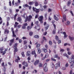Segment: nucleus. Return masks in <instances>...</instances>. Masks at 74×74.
<instances>
[{
    "label": "nucleus",
    "instance_id": "1",
    "mask_svg": "<svg viewBox=\"0 0 74 74\" xmlns=\"http://www.w3.org/2000/svg\"><path fill=\"white\" fill-rule=\"evenodd\" d=\"M28 17H26V18L25 20V22H27V21H28V22H30V21H31L32 18H33V16L31 15H29L28 16Z\"/></svg>",
    "mask_w": 74,
    "mask_h": 74
},
{
    "label": "nucleus",
    "instance_id": "2",
    "mask_svg": "<svg viewBox=\"0 0 74 74\" xmlns=\"http://www.w3.org/2000/svg\"><path fill=\"white\" fill-rule=\"evenodd\" d=\"M44 25L45 26V31H47V30H48V27H49V25L48 24H47V22H45L44 23Z\"/></svg>",
    "mask_w": 74,
    "mask_h": 74
},
{
    "label": "nucleus",
    "instance_id": "3",
    "mask_svg": "<svg viewBox=\"0 0 74 74\" xmlns=\"http://www.w3.org/2000/svg\"><path fill=\"white\" fill-rule=\"evenodd\" d=\"M17 47H18V44L17 43H15L13 46L14 49V51L15 53L18 51V50L17 49Z\"/></svg>",
    "mask_w": 74,
    "mask_h": 74
},
{
    "label": "nucleus",
    "instance_id": "4",
    "mask_svg": "<svg viewBox=\"0 0 74 74\" xmlns=\"http://www.w3.org/2000/svg\"><path fill=\"white\" fill-rule=\"evenodd\" d=\"M47 64L46 63L45 64H44L43 66V68L44 69V71L45 72H47V71L48 70V67H47Z\"/></svg>",
    "mask_w": 74,
    "mask_h": 74
},
{
    "label": "nucleus",
    "instance_id": "5",
    "mask_svg": "<svg viewBox=\"0 0 74 74\" xmlns=\"http://www.w3.org/2000/svg\"><path fill=\"white\" fill-rule=\"evenodd\" d=\"M33 10L34 12H35L36 14H38L40 12V10H39V9H37L36 8H35L34 7H33Z\"/></svg>",
    "mask_w": 74,
    "mask_h": 74
},
{
    "label": "nucleus",
    "instance_id": "6",
    "mask_svg": "<svg viewBox=\"0 0 74 74\" xmlns=\"http://www.w3.org/2000/svg\"><path fill=\"white\" fill-rule=\"evenodd\" d=\"M39 21L40 22V23H43V16H40L38 18Z\"/></svg>",
    "mask_w": 74,
    "mask_h": 74
},
{
    "label": "nucleus",
    "instance_id": "7",
    "mask_svg": "<svg viewBox=\"0 0 74 74\" xmlns=\"http://www.w3.org/2000/svg\"><path fill=\"white\" fill-rule=\"evenodd\" d=\"M14 40H15L14 38L11 39V40H9L10 42L9 43V45L10 46H12V44H13V43H14Z\"/></svg>",
    "mask_w": 74,
    "mask_h": 74
},
{
    "label": "nucleus",
    "instance_id": "8",
    "mask_svg": "<svg viewBox=\"0 0 74 74\" xmlns=\"http://www.w3.org/2000/svg\"><path fill=\"white\" fill-rule=\"evenodd\" d=\"M22 64L23 65H24V66H25L26 67H28L27 63L25 62V61H24V62H23Z\"/></svg>",
    "mask_w": 74,
    "mask_h": 74
},
{
    "label": "nucleus",
    "instance_id": "9",
    "mask_svg": "<svg viewBox=\"0 0 74 74\" xmlns=\"http://www.w3.org/2000/svg\"><path fill=\"white\" fill-rule=\"evenodd\" d=\"M53 26L54 27V29L53 30V34H55L56 33V25L55 24H53Z\"/></svg>",
    "mask_w": 74,
    "mask_h": 74
},
{
    "label": "nucleus",
    "instance_id": "10",
    "mask_svg": "<svg viewBox=\"0 0 74 74\" xmlns=\"http://www.w3.org/2000/svg\"><path fill=\"white\" fill-rule=\"evenodd\" d=\"M27 26V23H24L23 24V26H22V29H26V26Z\"/></svg>",
    "mask_w": 74,
    "mask_h": 74
},
{
    "label": "nucleus",
    "instance_id": "11",
    "mask_svg": "<svg viewBox=\"0 0 74 74\" xmlns=\"http://www.w3.org/2000/svg\"><path fill=\"white\" fill-rule=\"evenodd\" d=\"M39 61L38 60H36L34 63V65L35 66H36V65H37L39 62Z\"/></svg>",
    "mask_w": 74,
    "mask_h": 74
},
{
    "label": "nucleus",
    "instance_id": "12",
    "mask_svg": "<svg viewBox=\"0 0 74 74\" xmlns=\"http://www.w3.org/2000/svg\"><path fill=\"white\" fill-rule=\"evenodd\" d=\"M22 18L21 17H18L17 19V21H19L20 22H22Z\"/></svg>",
    "mask_w": 74,
    "mask_h": 74
},
{
    "label": "nucleus",
    "instance_id": "13",
    "mask_svg": "<svg viewBox=\"0 0 74 74\" xmlns=\"http://www.w3.org/2000/svg\"><path fill=\"white\" fill-rule=\"evenodd\" d=\"M38 50V53H40L41 52V49L39 47L37 49Z\"/></svg>",
    "mask_w": 74,
    "mask_h": 74
},
{
    "label": "nucleus",
    "instance_id": "14",
    "mask_svg": "<svg viewBox=\"0 0 74 74\" xmlns=\"http://www.w3.org/2000/svg\"><path fill=\"white\" fill-rule=\"evenodd\" d=\"M74 60L72 61V64H71V69H73L74 67Z\"/></svg>",
    "mask_w": 74,
    "mask_h": 74
},
{
    "label": "nucleus",
    "instance_id": "15",
    "mask_svg": "<svg viewBox=\"0 0 74 74\" xmlns=\"http://www.w3.org/2000/svg\"><path fill=\"white\" fill-rule=\"evenodd\" d=\"M63 18L65 21H66V15L64 14L63 15Z\"/></svg>",
    "mask_w": 74,
    "mask_h": 74
},
{
    "label": "nucleus",
    "instance_id": "16",
    "mask_svg": "<svg viewBox=\"0 0 74 74\" xmlns=\"http://www.w3.org/2000/svg\"><path fill=\"white\" fill-rule=\"evenodd\" d=\"M2 66L4 69V72H5V65H4V62H3L2 64Z\"/></svg>",
    "mask_w": 74,
    "mask_h": 74
},
{
    "label": "nucleus",
    "instance_id": "17",
    "mask_svg": "<svg viewBox=\"0 0 74 74\" xmlns=\"http://www.w3.org/2000/svg\"><path fill=\"white\" fill-rule=\"evenodd\" d=\"M5 33H6L7 34L9 33V30H8L7 29H5Z\"/></svg>",
    "mask_w": 74,
    "mask_h": 74
},
{
    "label": "nucleus",
    "instance_id": "18",
    "mask_svg": "<svg viewBox=\"0 0 74 74\" xmlns=\"http://www.w3.org/2000/svg\"><path fill=\"white\" fill-rule=\"evenodd\" d=\"M32 28V27H31L30 26H28L27 27V29L28 30V31H29L30 30V31L31 30V29Z\"/></svg>",
    "mask_w": 74,
    "mask_h": 74
},
{
    "label": "nucleus",
    "instance_id": "19",
    "mask_svg": "<svg viewBox=\"0 0 74 74\" xmlns=\"http://www.w3.org/2000/svg\"><path fill=\"white\" fill-rule=\"evenodd\" d=\"M27 56H30V51H28L27 52Z\"/></svg>",
    "mask_w": 74,
    "mask_h": 74
},
{
    "label": "nucleus",
    "instance_id": "20",
    "mask_svg": "<svg viewBox=\"0 0 74 74\" xmlns=\"http://www.w3.org/2000/svg\"><path fill=\"white\" fill-rule=\"evenodd\" d=\"M69 38L70 39V40H71V41H73L74 40V37H71L70 36H69Z\"/></svg>",
    "mask_w": 74,
    "mask_h": 74
},
{
    "label": "nucleus",
    "instance_id": "21",
    "mask_svg": "<svg viewBox=\"0 0 74 74\" xmlns=\"http://www.w3.org/2000/svg\"><path fill=\"white\" fill-rule=\"evenodd\" d=\"M54 18L55 20H56V21H58V20H59V18L56 17V15H54Z\"/></svg>",
    "mask_w": 74,
    "mask_h": 74
},
{
    "label": "nucleus",
    "instance_id": "22",
    "mask_svg": "<svg viewBox=\"0 0 74 74\" xmlns=\"http://www.w3.org/2000/svg\"><path fill=\"white\" fill-rule=\"evenodd\" d=\"M71 3V0H69L68 1V3L67 4V5H68V6H69L70 5Z\"/></svg>",
    "mask_w": 74,
    "mask_h": 74
},
{
    "label": "nucleus",
    "instance_id": "23",
    "mask_svg": "<svg viewBox=\"0 0 74 74\" xmlns=\"http://www.w3.org/2000/svg\"><path fill=\"white\" fill-rule=\"evenodd\" d=\"M34 38H39V36L38 35H35L34 36Z\"/></svg>",
    "mask_w": 74,
    "mask_h": 74
},
{
    "label": "nucleus",
    "instance_id": "24",
    "mask_svg": "<svg viewBox=\"0 0 74 74\" xmlns=\"http://www.w3.org/2000/svg\"><path fill=\"white\" fill-rule=\"evenodd\" d=\"M69 62L70 63H73V61H72V58H69Z\"/></svg>",
    "mask_w": 74,
    "mask_h": 74
},
{
    "label": "nucleus",
    "instance_id": "25",
    "mask_svg": "<svg viewBox=\"0 0 74 74\" xmlns=\"http://www.w3.org/2000/svg\"><path fill=\"white\" fill-rule=\"evenodd\" d=\"M21 55L23 57H25V54H24V52L23 51L21 53Z\"/></svg>",
    "mask_w": 74,
    "mask_h": 74
},
{
    "label": "nucleus",
    "instance_id": "26",
    "mask_svg": "<svg viewBox=\"0 0 74 74\" xmlns=\"http://www.w3.org/2000/svg\"><path fill=\"white\" fill-rule=\"evenodd\" d=\"M43 66V65H42V64L41 63H39V67H42V66Z\"/></svg>",
    "mask_w": 74,
    "mask_h": 74
},
{
    "label": "nucleus",
    "instance_id": "27",
    "mask_svg": "<svg viewBox=\"0 0 74 74\" xmlns=\"http://www.w3.org/2000/svg\"><path fill=\"white\" fill-rule=\"evenodd\" d=\"M66 26H69L70 25V21H67V22L66 23Z\"/></svg>",
    "mask_w": 74,
    "mask_h": 74
},
{
    "label": "nucleus",
    "instance_id": "28",
    "mask_svg": "<svg viewBox=\"0 0 74 74\" xmlns=\"http://www.w3.org/2000/svg\"><path fill=\"white\" fill-rule=\"evenodd\" d=\"M64 56H66V57H67V58H69V56H68V55H67V54H66V53H65L63 54Z\"/></svg>",
    "mask_w": 74,
    "mask_h": 74
},
{
    "label": "nucleus",
    "instance_id": "29",
    "mask_svg": "<svg viewBox=\"0 0 74 74\" xmlns=\"http://www.w3.org/2000/svg\"><path fill=\"white\" fill-rule=\"evenodd\" d=\"M17 15H18V14L17 13V14H16L14 16V20H15H15L16 19V18Z\"/></svg>",
    "mask_w": 74,
    "mask_h": 74
},
{
    "label": "nucleus",
    "instance_id": "30",
    "mask_svg": "<svg viewBox=\"0 0 74 74\" xmlns=\"http://www.w3.org/2000/svg\"><path fill=\"white\" fill-rule=\"evenodd\" d=\"M33 4H34V2L33 1L29 2V4L30 5H33Z\"/></svg>",
    "mask_w": 74,
    "mask_h": 74
},
{
    "label": "nucleus",
    "instance_id": "31",
    "mask_svg": "<svg viewBox=\"0 0 74 74\" xmlns=\"http://www.w3.org/2000/svg\"><path fill=\"white\" fill-rule=\"evenodd\" d=\"M49 45H51L52 44V42L51 40H49Z\"/></svg>",
    "mask_w": 74,
    "mask_h": 74
},
{
    "label": "nucleus",
    "instance_id": "32",
    "mask_svg": "<svg viewBox=\"0 0 74 74\" xmlns=\"http://www.w3.org/2000/svg\"><path fill=\"white\" fill-rule=\"evenodd\" d=\"M32 55H34V54H36V51H35V50L32 51Z\"/></svg>",
    "mask_w": 74,
    "mask_h": 74
},
{
    "label": "nucleus",
    "instance_id": "33",
    "mask_svg": "<svg viewBox=\"0 0 74 74\" xmlns=\"http://www.w3.org/2000/svg\"><path fill=\"white\" fill-rule=\"evenodd\" d=\"M43 40H45V42H46V41H47V39H46V38H45V37L44 36L43 37Z\"/></svg>",
    "mask_w": 74,
    "mask_h": 74
},
{
    "label": "nucleus",
    "instance_id": "34",
    "mask_svg": "<svg viewBox=\"0 0 74 74\" xmlns=\"http://www.w3.org/2000/svg\"><path fill=\"white\" fill-rule=\"evenodd\" d=\"M43 51L44 52H45V53H46L47 52V49H44Z\"/></svg>",
    "mask_w": 74,
    "mask_h": 74
},
{
    "label": "nucleus",
    "instance_id": "35",
    "mask_svg": "<svg viewBox=\"0 0 74 74\" xmlns=\"http://www.w3.org/2000/svg\"><path fill=\"white\" fill-rule=\"evenodd\" d=\"M56 39L57 41H58L59 40V37L57 35L56 36Z\"/></svg>",
    "mask_w": 74,
    "mask_h": 74
},
{
    "label": "nucleus",
    "instance_id": "36",
    "mask_svg": "<svg viewBox=\"0 0 74 74\" xmlns=\"http://www.w3.org/2000/svg\"><path fill=\"white\" fill-rule=\"evenodd\" d=\"M57 65L58 66V67H60V61L58 62V63L57 64Z\"/></svg>",
    "mask_w": 74,
    "mask_h": 74
},
{
    "label": "nucleus",
    "instance_id": "37",
    "mask_svg": "<svg viewBox=\"0 0 74 74\" xmlns=\"http://www.w3.org/2000/svg\"><path fill=\"white\" fill-rule=\"evenodd\" d=\"M51 60H53V61H54V62H56V60L55 59H54V58H51Z\"/></svg>",
    "mask_w": 74,
    "mask_h": 74
},
{
    "label": "nucleus",
    "instance_id": "38",
    "mask_svg": "<svg viewBox=\"0 0 74 74\" xmlns=\"http://www.w3.org/2000/svg\"><path fill=\"white\" fill-rule=\"evenodd\" d=\"M39 15H38V14H37L35 16V19H37Z\"/></svg>",
    "mask_w": 74,
    "mask_h": 74
},
{
    "label": "nucleus",
    "instance_id": "39",
    "mask_svg": "<svg viewBox=\"0 0 74 74\" xmlns=\"http://www.w3.org/2000/svg\"><path fill=\"white\" fill-rule=\"evenodd\" d=\"M40 47V44H38L36 46V48H38V47Z\"/></svg>",
    "mask_w": 74,
    "mask_h": 74
},
{
    "label": "nucleus",
    "instance_id": "40",
    "mask_svg": "<svg viewBox=\"0 0 74 74\" xmlns=\"http://www.w3.org/2000/svg\"><path fill=\"white\" fill-rule=\"evenodd\" d=\"M58 64H56L55 65V69H58Z\"/></svg>",
    "mask_w": 74,
    "mask_h": 74
},
{
    "label": "nucleus",
    "instance_id": "41",
    "mask_svg": "<svg viewBox=\"0 0 74 74\" xmlns=\"http://www.w3.org/2000/svg\"><path fill=\"white\" fill-rule=\"evenodd\" d=\"M48 56H49V55H48V54L47 53L45 55V57L46 58H48Z\"/></svg>",
    "mask_w": 74,
    "mask_h": 74
},
{
    "label": "nucleus",
    "instance_id": "42",
    "mask_svg": "<svg viewBox=\"0 0 74 74\" xmlns=\"http://www.w3.org/2000/svg\"><path fill=\"white\" fill-rule=\"evenodd\" d=\"M35 5L36 7H37V6H38V2H36V3H35Z\"/></svg>",
    "mask_w": 74,
    "mask_h": 74
},
{
    "label": "nucleus",
    "instance_id": "43",
    "mask_svg": "<svg viewBox=\"0 0 74 74\" xmlns=\"http://www.w3.org/2000/svg\"><path fill=\"white\" fill-rule=\"evenodd\" d=\"M64 51V49H61L60 50V52H63Z\"/></svg>",
    "mask_w": 74,
    "mask_h": 74
},
{
    "label": "nucleus",
    "instance_id": "44",
    "mask_svg": "<svg viewBox=\"0 0 74 74\" xmlns=\"http://www.w3.org/2000/svg\"><path fill=\"white\" fill-rule=\"evenodd\" d=\"M29 36H32L33 35V32H30L29 33Z\"/></svg>",
    "mask_w": 74,
    "mask_h": 74
},
{
    "label": "nucleus",
    "instance_id": "45",
    "mask_svg": "<svg viewBox=\"0 0 74 74\" xmlns=\"http://www.w3.org/2000/svg\"><path fill=\"white\" fill-rule=\"evenodd\" d=\"M23 7H29V5H27V4H25V5H23Z\"/></svg>",
    "mask_w": 74,
    "mask_h": 74
},
{
    "label": "nucleus",
    "instance_id": "46",
    "mask_svg": "<svg viewBox=\"0 0 74 74\" xmlns=\"http://www.w3.org/2000/svg\"><path fill=\"white\" fill-rule=\"evenodd\" d=\"M54 58H58V55L57 54L55 55Z\"/></svg>",
    "mask_w": 74,
    "mask_h": 74
},
{
    "label": "nucleus",
    "instance_id": "47",
    "mask_svg": "<svg viewBox=\"0 0 74 74\" xmlns=\"http://www.w3.org/2000/svg\"><path fill=\"white\" fill-rule=\"evenodd\" d=\"M71 59H73V60H74V55H72L71 56Z\"/></svg>",
    "mask_w": 74,
    "mask_h": 74
},
{
    "label": "nucleus",
    "instance_id": "48",
    "mask_svg": "<svg viewBox=\"0 0 74 74\" xmlns=\"http://www.w3.org/2000/svg\"><path fill=\"white\" fill-rule=\"evenodd\" d=\"M70 12L72 16H74V14H73V12H72V11L71 10L70 11Z\"/></svg>",
    "mask_w": 74,
    "mask_h": 74
},
{
    "label": "nucleus",
    "instance_id": "49",
    "mask_svg": "<svg viewBox=\"0 0 74 74\" xmlns=\"http://www.w3.org/2000/svg\"><path fill=\"white\" fill-rule=\"evenodd\" d=\"M4 50V49H3V47H1L0 49V51H2Z\"/></svg>",
    "mask_w": 74,
    "mask_h": 74
},
{
    "label": "nucleus",
    "instance_id": "50",
    "mask_svg": "<svg viewBox=\"0 0 74 74\" xmlns=\"http://www.w3.org/2000/svg\"><path fill=\"white\" fill-rule=\"evenodd\" d=\"M66 67H68L69 66V64L68 63H66V64L65 65Z\"/></svg>",
    "mask_w": 74,
    "mask_h": 74
},
{
    "label": "nucleus",
    "instance_id": "51",
    "mask_svg": "<svg viewBox=\"0 0 74 74\" xmlns=\"http://www.w3.org/2000/svg\"><path fill=\"white\" fill-rule=\"evenodd\" d=\"M54 64H53V63H52V64L51 65V67L52 68H53L54 67Z\"/></svg>",
    "mask_w": 74,
    "mask_h": 74
},
{
    "label": "nucleus",
    "instance_id": "52",
    "mask_svg": "<svg viewBox=\"0 0 74 74\" xmlns=\"http://www.w3.org/2000/svg\"><path fill=\"white\" fill-rule=\"evenodd\" d=\"M27 48V45H25V46L24 47V49H26Z\"/></svg>",
    "mask_w": 74,
    "mask_h": 74
},
{
    "label": "nucleus",
    "instance_id": "53",
    "mask_svg": "<svg viewBox=\"0 0 74 74\" xmlns=\"http://www.w3.org/2000/svg\"><path fill=\"white\" fill-rule=\"evenodd\" d=\"M68 54L69 55H71V52L70 51H68Z\"/></svg>",
    "mask_w": 74,
    "mask_h": 74
},
{
    "label": "nucleus",
    "instance_id": "54",
    "mask_svg": "<svg viewBox=\"0 0 74 74\" xmlns=\"http://www.w3.org/2000/svg\"><path fill=\"white\" fill-rule=\"evenodd\" d=\"M38 23L39 22L38 21H36L35 22V24L36 25H37V26H38Z\"/></svg>",
    "mask_w": 74,
    "mask_h": 74
},
{
    "label": "nucleus",
    "instance_id": "55",
    "mask_svg": "<svg viewBox=\"0 0 74 74\" xmlns=\"http://www.w3.org/2000/svg\"><path fill=\"white\" fill-rule=\"evenodd\" d=\"M24 45H25V44H27V41H26V40H24Z\"/></svg>",
    "mask_w": 74,
    "mask_h": 74
},
{
    "label": "nucleus",
    "instance_id": "56",
    "mask_svg": "<svg viewBox=\"0 0 74 74\" xmlns=\"http://www.w3.org/2000/svg\"><path fill=\"white\" fill-rule=\"evenodd\" d=\"M68 36L66 34L64 35V38H66Z\"/></svg>",
    "mask_w": 74,
    "mask_h": 74
},
{
    "label": "nucleus",
    "instance_id": "57",
    "mask_svg": "<svg viewBox=\"0 0 74 74\" xmlns=\"http://www.w3.org/2000/svg\"><path fill=\"white\" fill-rule=\"evenodd\" d=\"M17 60H20V58H19V56H18L17 57Z\"/></svg>",
    "mask_w": 74,
    "mask_h": 74
},
{
    "label": "nucleus",
    "instance_id": "58",
    "mask_svg": "<svg viewBox=\"0 0 74 74\" xmlns=\"http://www.w3.org/2000/svg\"><path fill=\"white\" fill-rule=\"evenodd\" d=\"M45 47H46V49H48V45H45Z\"/></svg>",
    "mask_w": 74,
    "mask_h": 74
},
{
    "label": "nucleus",
    "instance_id": "59",
    "mask_svg": "<svg viewBox=\"0 0 74 74\" xmlns=\"http://www.w3.org/2000/svg\"><path fill=\"white\" fill-rule=\"evenodd\" d=\"M18 61H19V60H17V59H16L15 60V62H16L17 63H18V62H19Z\"/></svg>",
    "mask_w": 74,
    "mask_h": 74
},
{
    "label": "nucleus",
    "instance_id": "60",
    "mask_svg": "<svg viewBox=\"0 0 74 74\" xmlns=\"http://www.w3.org/2000/svg\"><path fill=\"white\" fill-rule=\"evenodd\" d=\"M47 14L46 13L45 14V18H47Z\"/></svg>",
    "mask_w": 74,
    "mask_h": 74
},
{
    "label": "nucleus",
    "instance_id": "61",
    "mask_svg": "<svg viewBox=\"0 0 74 74\" xmlns=\"http://www.w3.org/2000/svg\"><path fill=\"white\" fill-rule=\"evenodd\" d=\"M66 69V68L65 67H63L62 68V70H65Z\"/></svg>",
    "mask_w": 74,
    "mask_h": 74
},
{
    "label": "nucleus",
    "instance_id": "62",
    "mask_svg": "<svg viewBox=\"0 0 74 74\" xmlns=\"http://www.w3.org/2000/svg\"><path fill=\"white\" fill-rule=\"evenodd\" d=\"M73 71L72 70H70V72H69L70 74H72V72Z\"/></svg>",
    "mask_w": 74,
    "mask_h": 74
},
{
    "label": "nucleus",
    "instance_id": "63",
    "mask_svg": "<svg viewBox=\"0 0 74 74\" xmlns=\"http://www.w3.org/2000/svg\"><path fill=\"white\" fill-rule=\"evenodd\" d=\"M30 57H28L27 60H30Z\"/></svg>",
    "mask_w": 74,
    "mask_h": 74
},
{
    "label": "nucleus",
    "instance_id": "64",
    "mask_svg": "<svg viewBox=\"0 0 74 74\" xmlns=\"http://www.w3.org/2000/svg\"><path fill=\"white\" fill-rule=\"evenodd\" d=\"M49 21H51L52 18H51L50 17V16L49 17Z\"/></svg>",
    "mask_w": 74,
    "mask_h": 74
}]
</instances>
